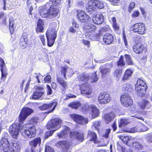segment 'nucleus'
<instances>
[{
	"label": "nucleus",
	"instance_id": "obj_1",
	"mask_svg": "<svg viewBox=\"0 0 152 152\" xmlns=\"http://www.w3.org/2000/svg\"><path fill=\"white\" fill-rule=\"evenodd\" d=\"M40 15L43 18L52 19L56 17L58 14V10L49 3L39 7Z\"/></svg>",
	"mask_w": 152,
	"mask_h": 152
},
{
	"label": "nucleus",
	"instance_id": "obj_2",
	"mask_svg": "<svg viewBox=\"0 0 152 152\" xmlns=\"http://www.w3.org/2000/svg\"><path fill=\"white\" fill-rule=\"evenodd\" d=\"M57 30V24L55 23H53L48 28L46 35L48 46L51 47L53 45L56 37Z\"/></svg>",
	"mask_w": 152,
	"mask_h": 152
},
{
	"label": "nucleus",
	"instance_id": "obj_3",
	"mask_svg": "<svg viewBox=\"0 0 152 152\" xmlns=\"http://www.w3.org/2000/svg\"><path fill=\"white\" fill-rule=\"evenodd\" d=\"M31 124V123H29L28 124H26L20 129L21 134L24 138H31L34 137L36 134V129L35 127L32 126L30 127L28 126Z\"/></svg>",
	"mask_w": 152,
	"mask_h": 152
},
{
	"label": "nucleus",
	"instance_id": "obj_4",
	"mask_svg": "<svg viewBox=\"0 0 152 152\" xmlns=\"http://www.w3.org/2000/svg\"><path fill=\"white\" fill-rule=\"evenodd\" d=\"M79 80L84 82H87L89 80L91 83L96 82L98 80V78L96 72L94 73H84L79 75L78 77Z\"/></svg>",
	"mask_w": 152,
	"mask_h": 152
},
{
	"label": "nucleus",
	"instance_id": "obj_5",
	"mask_svg": "<svg viewBox=\"0 0 152 152\" xmlns=\"http://www.w3.org/2000/svg\"><path fill=\"white\" fill-rule=\"evenodd\" d=\"M61 123V120L59 118H56L49 121L47 126L48 129H53L54 131H56L60 127Z\"/></svg>",
	"mask_w": 152,
	"mask_h": 152
},
{
	"label": "nucleus",
	"instance_id": "obj_6",
	"mask_svg": "<svg viewBox=\"0 0 152 152\" xmlns=\"http://www.w3.org/2000/svg\"><path fill=\"white\" fill-rule=\"evenodd\" d=\"M33 112L31 109L27 107H24L19 115V121L20 122H23L28 116Z\"/></svg>",
	"mask_w": 152,
	"mask_h": 152
},
{
	"label": "nucleus",
	"instance_id": "obj_7",
	"mask_svg": "<svg viewBox=\"0 0 152 152\" xmlns=\"http://www.w3.org/2000/svg\"><path fill=\"white\" fill-rule=\"evenodd\" d=\"M20 126L18 123L13 124L10 126L9 131L14 138H16L17 137L19 134V131L20 129Z\"/></svg>",
	"mask_w": 152,
	"mask_h": 152
},
{
	"label": "nucleus",
	"instance_id": "obj_8",
	"mask_svg": "<svg viewBox=\"0 0 152 152\" xmlns=\"http://www.w3.org/2000/svg\"><path fill=\"white\" fill-rule=\"evenodd\" d=\"M70 117L78 124L84 125L87 124L88 120L81 115L77 114H72L70 115Z\"/></svg>",
	"mask_w": 152,
	"mask_h": 152
},
{
	"label": "nucleus",
	"instance_id": "obj_9",
	"mask_svg": "<svg viewBox=\"0 0 152 152\" xmlns=\"http://www.w3.org/2000/svg\"><path fill=\"white\" fill-rule=\"evenodd\" d=\"M111 98L109 94L106 92L101 93L98 97V102L101 104H107L110 100Z\"/></svg>",
	"mask_w": 152,
	"mask_h": 152
},
{
	"label": "nucleus",
	"instance_id": "obj_10",
	"mask_svg": "<svg viewBox=\"0 0 152 152\" xmlns=\"http://www.w3.org/2000/svg\"><path fill=\"white\" fill-rule=\"evenodd\" d=\"M7 138L6 137H3L0 140V146L1 149L3 152H8L10 146Z\"/></svg>",
	"mask_w": 152,
	"mask_h": 152
},
{
	"label": "nucleus",
	"instance_id": "obj_11",
	"mask_svg": "<svg viewBox=\"0 0 152 152\" xmlns=\"http://www.w3.org/2000/svg\"><path fill=\"white\" fill-rule=\"evenodd\" d=\"M56 146L57 147L62 148L63 152H70L69 149L72 148L71 143L65 141L58 142Z\"/></svg>",
	"mask_w": 152,
	"mask_h": 152
},
{
	"label": "nucleus",
	"instance_id": "obj_12",
	"mask_svg": "<svg viewBox=\"0 0 152 152\" xmlns=\"http://www.w3.org/2000/svg\"><path fill=\"white\" fill-rule=\"evenodd\" d=\"M121 101L122 105L127 107L132 105L133 104V101L131 98L127 94L121 96Z\"/></svg>",
	"mask_w": 152,
	"mask_h": 152
},
{
	"label": "nucleus",
	"instance_id": "obj_13",
	"mask_svg": "<svg viewBox=\"0 0 152 152\" xmlns=\"http://www.w3.org/2000/svg\"><path fill=\"white\" fill-rule=\"evenodd\" d=\"M41 139L40 137L36 138L29 142L31 148V152H39L40 150L39 147H37V145L41 143Z\"/></svg>",
	"mask_w": 152,
	"mask_h": 152
},
{
	"label": "nucleus",
	"instance_id": "obj_14",
	"mask_svg": "<svg viewBox=\"0 0 152 152\" xmlns=\"http://www.w3.org/2000/svg\"><path fill=\"white\" fill-rule=\"evenodd\" d=\"M133 31L140 34H142L145 32V26L143 23H136L133 25Z\"/></svg>",
	"mask_w": 152,
	"mask_h": 152
},
{
	"label": "nucleus",
	"instance_id": "obj_15",
	"mask_svg": "<svg viewBox=\"0 0 152 152\" xmlns=\"http://www.w3.org/2000/svg\"><path fill=\"white\" fill-rule=\"evenodd\" d=\"M57 104L56 102H54L49 104H44L40 107V109L42 110L48 109L50 110L48 113H50L54 110Z\"/></svg>",
	"mask_w": 152,
	"mask_h": 152
},
{
	"label": "nucleus",
	"instance_id": "obj_16",
	"mask_svg": "<svg viewBox=\"0 0 152 152\" xmlns=\"http://www.w3.org/2000/svg\"><path fill=\"white\" fill-rule=\"evenodd\" d=\"M80 90L82 94L87 95L91 94L92 92L91 86L87 83L83 84L80 87Z\"/></svg>",
	"mask_w": 152,
	"mask_h": 152
},
{
	"label": "nucleus",
	"instance_id": "obj_17",
	"mask_svg": "<svg viewBox=\"0 0 152 152\" xmlns=\"http://www.w3.org/2000/svg\"><path fill=\"white\" fill-rule=\"evenodd\" d=\"M77 18L81 22H86L90 18L83 11L78 12Z\"/></svg>",
	"mask_w": 152,
	"mask_h": 152
},
{
	"label": "nucleus",
	"instance_id": "obj_18",
	"mask_svg": "<svg viewBox=\"0 0 152 152\" xmlns=\"http://www.w3.org/2000/svg\"><path fill=\"white\" fill-rule=\"evenodd\" d=\"M118 137L129 146L131 145L130 144L132 141L133 140V138L131 136L118 135Z\"/></svg>",
	"mask_w": 152,
	"mask_h": 152
},
{
	"label": "nucleus",
	"instance_id": "obj_19",
	"mask_svg": "<svg viewBox=\"0 0 152 152\" xmlns=\"http://www.w3.org/2000/svg\"><path fill=\"white\" fill-rule=\"evenodd\" d=\"M61 73L63 74L64 77H66V74H67L68 75H72L74 74L72 69L66 65L61 67Z\"/></svg>",
	"mask_w": 152,
	"mask_h": 152
},
{
	"label": "nucleus",
	"instance_id": "obj_20",
	"mask_svg": "<svg viewBox=\"0 0 152 152\" xmlns=\"http://www.w3.org/2000/svg\"><path fill=\"white\" fill-rule=\"evenodd\" d=\"M104 17L101 14H97L94 15L92 18L94 23L96 24H100L102 23L104 21Z\"/></svg>",
	"mask_w": 152,
	"mask_h": 152
},
{
	"label": "nucleus",
	"instance_id": "obj_21",
	"mask_svg": "<svg viewBox=\"0 0 152 152\" xmlns=\"http://www.w3.org/2000/svg\"><path fill=\"white\" fill-rule=\"evenodd\" d=\"M135 89L137 95L140 97L143 96L146 92V86H135Z\"/></svg>",
	"mask_w": 152,
	"mask_h": 152
},
{
	"label": "nucleus",
	"instance_id": "obj_22",
	"mask_svg": "<svg viewBox=\"0 0 152 152\" xmlns=\"http://www.w3.org/2000/svg\"><path fill=\"white\" fill-rule=\"evenodd\" d=\"M103 39L105 43L109 45L113 41V37L111 34L107 33L103 36Z\"/></svg>",
	"mask_w": 152,
	"mask_h": 152
},
{
	"label": "nucleus",
	"instance_id": "obj_23",
	"mask_svg": "<svg viewBox=\"0 0 152 152\" xmlns=\"http://www.w3.org/2000/svg\"><path fill=\"white\" fill-rule=\"evenodd\" d=\"M4 66L5 64L4 61L0 58V71H1V72L2 79H4V80L7 75V70L4 69Z\"/></svg>",
	"mask_w": 152,
	"mask_h": 152
},
{
	"label": "nucleus",
	"instance_id": "obj_24",
	"mask_svg": "<svg viewBox=\"0 0 152 152\" xmlns=\"http://www.w3.org/2000/svg\"><path fill=\"white\" fill-rule=\"evenodd\" d=\"M21 146L18 142L13 143L10 145L9 149L10 152H20Z\"/></svg>",
	"mask_w": 152,
	"mask_h": 152
},
{
	"label": "nucleus",
	"instance_id": "obj_25",
	"mask_svg": "<svg viewBox=\"0 0 152 152\" xmlns=\"http://www.w3.org/2000/svg\"><path fill=\"white\" fill-rule=\"evenodd\" d=\"M144 48L143 45L141 43H137L133 46V51L137 54L142 53Z\"/></svg>",
	"mask_w": 152,
	"mask_h": 152
},
{
	"label": "nucleus",
	"instance_id": "obj_26",
	"mask_svg": "<svg viewBox=\"0 0 152 152\" xmlns=\"http://www.w3.org/2000/svg\"><path fill=\"white\" fill-rule=\"evenodd\" d=\"M115 114L113 112L105 114L103 117L106 123L108 124L111 122L115 118Z\"/></svg>",
	"mask_w": 152,
	"mask_h": 152
},
{
	"label": "nucleus",
	"instance_id": "obj_27",
	"mask_svg": "<svg viewBox=\"0 0 152 152\" xmlns=\"http://www.w3.org/2000/svg\"><path fill=\"white\" fill-rule=\"evenodd\" d=\"M28 41L27 34L26 33H24L21 37L20 41V46L23 48H26L27 45Z\"/></svg>",
	"mask_w": 152,
	"mask_h": 152
},
{
	"label": "nucleus",
	"instance_id": "obj_28",
	"mask_svg": "<svg viewBox=\"0 0 152 152\" xmlns=\"http://www.w3.org/2000/svg\"><path fill=\"white\" fill-rule=\"evenodd\" d=\"M70 137L72 138L77 139L78 140L83 141V135L82 133H79L77 132H73L70 133Z\"/></svg>",
	"mask_w": 152,
	"mask_h": 152
},
{
	"label": "nucleus",
	"instance_id": "obj_29",
	"mask_svg": "<svg viewBox=\"0 0 152 152\" xmlns=\"http://www.w3.org/2000/svg\"><path fill=\"white\" fill-rule=\"evenodd\" d=\"M95 3L96 0H95L89 1L88 3V7L86 9V11L91 13V12L94 10L96 8Z\"/></svg>",
	"mask_w": 152,
	"mask_h": 152
},
{
	"label": "nucleus",
	"instance_id": "obj_30",
	"mask_svg": "<svg viewBox=\"0 0 152 152\" xmlns=\"http://www.w3.org/2000/svg\"><path fill=\"white\" fill-rule=\"evenodd\" d=\"M99 69L102 77H105L110 71V68L108 67L107 65L105 66H101Z\"/></svg>",
	"mask_w": 152,
	"mask_h": 152
},
{
	"label": "nucleus",
	"instance_id": "obj_31",
	"mask_svg": "<svg viewBox=\"0 0 152 152\" xmlns=\"http://www.w3.org/2000/svg\"><path fill=\"white\" fill-rule=\"evenodd\" d=\"M88 137L90 138V140L93 141L94 143H97V136L94 131L89 130L88 132Z\"/></svg>",
	"mask_w": 152,
	"mask_h": 152
},
{
	"label": "nucleus",
	"instance_id": "obj_32",
	"mask_svg": "<svg viewBox=\"0 0 152 152\" xmlns=\"http://www.w3.org/2000/svg\"><path fill=\"white\" fill-rule=\"evenodd\" d=\"M139 106L141 108L143 109L145 108L147 109L150 108L151 106V105L149 101L144 100L140 104Z\"/></svg>",
	"mask_w": 152,
	"mask_h": 152
},
{
	"label": "nucleus",
	"instance_id": "obj_33",
	"mask_svg": "<svg viewBox=\"0 0 152 152\" xmlns=\"http://www.w3.org/2000/svg\"><path fill=\"white\" fill-rule=\"evenodd\" d=\"M96 29V27L94 25H86L84 27L85 32H87V33H95L94 31Z\"/></svg>",
	"mask_w": 152,
	"mask_h": 152
},
{
	"label": "nucleus",
	"instance_id": "obj_34",
	"mask_svg": "<svg viewBox=\"0 0 152 152\" xmlns=\"http://www.w3.org/2000/svg\"><path fill=\"white\" fill-rule=\"evenodd\" d=\"M44 93L42 91H37L33 93V95L30 97L31 99H37L40 98Z\"/></svg>",
	"mask_w": 152,
	"mask_h": 152
},
{
	"label": "nucleus",
	"instance_id": "obj_35",
	"mask_svg": "<svg viewBox=\"0 0 152 152\" xmlns=\"http://www.w3.org/2000/svg\"><path fill=\"white\" fill-rule=\"evenodd\" d=\"M70 133V129L69 128L66 126L64 130L60 133H59L57 134V136L59 138L64 137V136Z\"/></svg>",
	"mask_w": 152,
	"mask_h": 152
},
{
	"label": "nucleus",
	"instance_id": "obj_36",
	"mask_svg": "<svg viewBox=\"0 0 152 152\" xmlns=\"http://www.w3.org/2000/svg\"><path fill=\"white\" fill-rule=\"evenodd\" d=\"M130 145V147H134L138 149H141L143 148V146L142 144L136 141H133V140Z\"/></svg>",
	"mask_w": 152,
	"mask_h": 152
},
{
	"label": "nucleus",
	"instance_id": "obj_37",
	"mask_svg": "<svg viewBox=\"0 0 152 152\" xmlns=\"http://www.w3.org/2000/svg\"><path fill=\"white\" fill-rule=\"evenodd\" d=\"M132 73V69H128L126 70L125 72L124 77L122 79L124 81L128 79L131 76Z\"/></svg>",
	"mask_w": 152,
	"mask_h": 152
},
{
	"label": "nucleus",
	"instance_id": "obj_38",
	"mask_svg": "<svg viewBox=\"0 0 152 152\" xmlns=\"http://www.w3.org/2000/svg\"><path fill=\"white\" fill-rule=\"evenodd\" d=\"M91 112L92 118H94L97 117L99 114V110L97 108L96 106H94L93 107V108L92 109Z\"/></svg>",
	"mask_w": 152,
	"mask_h": 152
},
{
	"label": "nucleus",
	"instance_id": "obj_39",
	"mask_svg": "<svg viewBox=\"0 0 152 152\" xmlns=\"http://www.w3.org/2000/svg\"><path fill=\"white\" fill-rule=\"evenodd\" d=\"M129 123V122L127 119L125 118H121L120 121H118L119 127V128L124 127Z\"/></svg>",
	"mask_w": 152,
	"mask_h": 152
},
{
	"label": "nucleus",
	"instance_id": "obj_40",
	"mask_svg": "<svg viewBox=\"0 0 152 152\" xmlns=\"http://www.w3.org/2000/svg\"><path fill=\"white\" fill-rule=\"evenodd\" d=\"M57 81L62 86L64 89H66L68 86V84L66 82L61 78L58 77Z\"/></svg>",
	"mask_w": 152,
	"mask_h": 152
},
{
	"label": "nucleus",
	"instance_id": "obj_41",
	"mask_svg": "<svg viewBox=\"0 0 152 152\" xmlns=\"http://www.w3.org/2000/svg\"><path fill=\"white\" fill-rule=\"evenodd\" d=\"M69 106L73 108L77 109L81 106V104L79 102H75L70 103Z\"/></svg>",
	"mask_w": 152,
	"mask_h": 152
},
{
	"label": "nucleus",
	"instance_id": "obj_42",
	"mask_svg": "<svg viewBox=\"0 0 152 152\" xmlns=\"http://www.w3.org/2000/svg\"><path fill=\"white\" fill-rule=\"evenodd\" d=\"M125 63L124 60L123 56H120L118 61L117 62V65L118 66L122 67L125 65Z\"/></svg>",
	"mask_w": 152,
	"mask_h": 152
},
{
	"label": "nucleus",
	"instance_id": "obj_43",
	"mask_svg": "<svg viewBox=\"0 0 152 152\" xmlns=\"http://www.w3.org/2000/svg\"><path fill=\"white\" fill-rule=\"evenodd\" d=\"M123 90L126 92L131 91L132 90V86L129 84H125L123 86Z\"/></svg>",
	"mask_w": 152,
	"mask_h": 152
},
{
	"label": "nucleus",
	"instance_id": "obj_44",
	"mask_svg": "<svg viewBox=\"0 0 152 152\" xmlns=\"http://www.w3.org/2000/svg\"><path fill=\"white\" fill-rule=\"evenodd\" d=\"M125 57L126 61L128 65H132L134 64L130 56L126 54L125 55Z\"/></svg>",
	"mask_w": 152,
	"mask_h": 152
},
{
	"label": "nucleus",
	"instance_id": "obj_45",
	"mask_svg": "<svg viewBox=\"0 0 152 152\" xmlns=\"http://www.w3.org/2000/svg\"><path fill=\"white\" fill-rule=\"evenodd\" d=\"M108 18L110 22H112L113 24L116 23V19L113 13H110L109 14Z\"/></svg>",
	"mask_w": 152,
	"mask_h": 152
},
{
	"label": "nucleus",
	"instance_id": "obj_46",
	"mask_svg": "<svg viewBox=\"0 0 152 152\" xmlns=\"http://www.w3.org/2000/svg\"><path fill=\"white\" fill-rule=\"evenodd\" d=\"M108 18L110 22H112L113 24L116 23V19L113 13H110L109 14Z\"/></svg>",
	"mask_w": 152,
	"mask_h": 152
},
{
	"label": "nucleus",
	"instance_id": "obj_47",
	"mask_svg": "<svg viewBox=\"0 0 152 152\" xmlns=\"http://www.w3.org/2000/svg\"><path fill=\"white\" fill-rule=\"evenodd\" d=\"M94 106L95 105L92 104L89 105L88 104L86 103L83 107V110L86 111L91 110H92V109L93 108V107H94Z\"/></svg>",
	"mask_w": 152,
	"mask_h": 152
},
{
	"label": "nucleus",
	"instance_id": "obj_48",
	"mask_svg": "<svg viewBox=\"0 0 152 152\" xmlns=\"http://www.w3.org/2000/svg\"><path fill=\"white\" fill-rule=\"evenodd\" d=\"M110 29V28L109 26L108 25H106L104 27H102L100 28L99 34H102V32L108 31Z\"/></svg>",
	"mask_w": 152,
	"mask_h": 152
},
{
	"label": "nucleus",
	"instance_id": "obj_49",
	"mask_svg": "<svg viewBox=\"0 0 152 152\" xmlns=\"http://www.w3.org/2000/svg\"><path fill=\"white\" fill-rule=\"evenodd\" d=\"M96 7H97L99 9H102L103 8L104 5L103 3L98 0H96Z\"/></svg>",
	"mask_w": 152,
	"mask_h": 152
},
{
	"label": "nucleus",
	"instance_id": "obj_50",
	"mask_svg": "<svg viewBox=\"0 0 152 152\" xmlns=\"http://www.w3.org/2000/svg\"><path fill=\"white\" fill-rule=\"evenodd\" d=\"M85 35L86 38H88L91 39H94L95 33H87V32H85Z\"/></svg>",
	"mask_w": 152,
	"mask_h": 152
},
{
	"label": "nucleus",
	"instance_id": "obj_51",
	"mask_svg": "<svg viewBox=\"0 0 152 152\" xmlns=\"http://www.w3.org/2000/svg\"><path fill=\"white\" fill-rule=\"evenodd\" d=\"M135 86H146V85L145 82L142 80L140 79H138L137 82Z\"/></svg>",
	"mask_w": 152,
	"mask_h": 152
},
{
	"label": "nucleus",
	"instance_id": "obj_52",
	"mask_svg": "<svg viewBox=\"0 0 152 152\" xmlns=\"http://www.w3.org/2000/svg\"><path fill=\"white\" fill-rule=\"evenodd\" d=\"M122 72V71L121 70L118 69L116 70L114 73V76L118 78H119L121 76V73Z\"/></svg>",
	"mask_w": 152,
	"mask_h": 152
},
{
	"label": "nucleus",
	"instance_id": "obj_53",
	"mask_svg": "<svg viewBox=\"0 0 152 152\" xmlns=\"http://www.w3.org/2000/svg\"><path fill=\"white\" fill-rule=\"evenodd\" d=\"M9 29L10 30L11 33L12 34L13 32L14 28V23L13 21L12 20H11L10 19L9 20Z\"/></svg>",
	"mask_w": 152,
	"mask_h": 152
},
{
	"label": "nucleus",
	"instance_id": "obj_54",
	"mask_svg": "<svg viewBox=\"0 0 152 152\" xmlns=\"http://www.w3.org/2000/svg\"><path fill=\"white\" fill-rule=\"evenodd\" d=\"M93 123L94 127L96 130H99V127L100 126V122L99 121H96L94 122Z\"/></svg>",
	"mask_w": 152,
	"mask_h": 152
},
{
	"label": "nucleus",
	"instance_id": "obj_55",
	"mask_svg": "<svg viewBox=\"0 0 152 152\" xmlns=\"http://www.w3.org/2000/svg\"><path fill=\"white\" fill-rule=\"evenodd\" d=\"M148 129V128L147 127L142 124L140 127V130H139L140 132H144L147 131Z\"/></svg>",
	"mask_w": 152,
	"mask_h": 152
},
{
	"label": "nucleus",
	"instance_id": "obj_56",
	"mask_svg": "<svg viewBox=\"0 0 152 152\" xmlns=\"http://www.w3.org/2000/svg\"><path fill=\"white\" fill-rule=\"evenodd\" d=\"M44 81L45 83H49L51 81V77L50 75H48L44 78Z\"/></svg>",
	"mask_w": 152,
	"mask_h": 152
},
{
	"label": "nucleus",
	"instance_id": "obj_57",
	"mask_svg": "<svg viewBox=\"0 0 152 152\" xmlns=\"http://www.w3.org/2000/svg\"><path fill=\"white\" fill-rule=\"evenodd\" d=\"M55 131L54 130H53L47 132L45 134V137L47 138L48 137L51 135Z\"/></svg>",
	"mask_w": 152,
	"mask_h": 152
},
{
	"label": "nucleus",
	"instance_id": "obj_58",
	"mask_svg": "<svg viewBox=\"0 0 152 152\" xmlns=\"http://www.w3.org/2000/svg\"><path fill=\"white\" fill-rule=\"evenodd\" d=\"M140 127H135L132 128L130 131V132L133 133L136 132H140Z\"/></svg>",
	"mask_w": 152,
	"mask_h": 152
},
{
	"label": "nucleus",
	"instance_id": "obj_59",
	"mask_svg": "<svg viewBox=\"0 0 152 152\" xmlns=\"http://www.w3.org/2000/svg\"><path fill=\"white\" fill-rule=\"evenodd\" d=\"M45 152H54L53 149L50 147L46 146L45 147Z\"/></svg>",
	"mask_w": 152,
	"mask_h": 152
},
{
	"label": "nucleus",
	"instance_id": "obj_60",
	"mask_svg": "<svg viewBox=\"0 0 152 152\" xmlns=\"http://www.w3.org/2000/svg\"><path fill=\"white\" fill-rule=\"evenodd\" d=\"M135 5V4L134 2H132L130 4L128 9L129 11L130 12L131 10L134 8Z\"/></svg>",
	"mask_w": 152,
	"mask_h": 152
},
{
	"label": "nucleus",
	"instance_id": "obj_61",
	"mask_svg": "<svg viewBox=\"0 0 152 152\" xmlns=\"http://www.w3.org/2000/svg\"><path fill=\"white\" fill-rule=\"evenodd\" d=\"M39 38L43 45H45V38L44 35H41L39 36Z\"/></svg>",
	"mask_w": 152,
	"mask_h": 152
},
{
	"label": "nucleus",
	"instance_id": "obj_62",
	"mask_svg": "<svg viewBox=\"0 0 152 152\" xmlns=\"http://www.w3.org/2000/svg\"><path fill=\"white\" fill-rule=\"evenodd\" d=\"M110 132V129H107L106 130L105 132V133L103 135V136L105 138H107L109 136V135Z\"/></svg>",
	"mask_w": 152,
	"mask_h": 152
},
{
	"label": "nucleus",
	"instance_id": "obj_63",
	"mask_svg": "<svg viewBox=\"0 0 152 152\" xmlns=\"http://www.w3.org/2000/svg\"><path fill=\"white\" fill-rule=\"evenodd\" d=\"M47 94L48 95L51 94L52 93V90L50 86L48 85L47 86Z\"/></svg>",
	"mask_w": 152,
	"mask_h": 152
},
{
	"label": "nucleus",
	"instance_id": "obj_64",
	"mask_svg": "<svg viewBox=\"0 0 152 152\" xmlns=\"http://www.w3.org/2000/svg\"><path fill=\"white\" fill-rule=\"evenodd\" d=\"M55 5H59L61 3V0H51Z\"/></svg>",
	"mask_w": 152,
	"mask_h": 152
}]
</instances>
